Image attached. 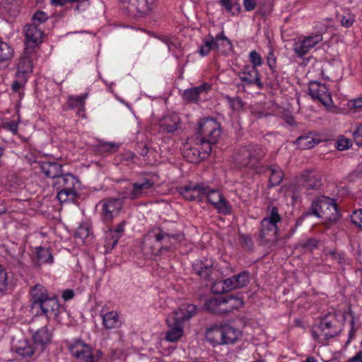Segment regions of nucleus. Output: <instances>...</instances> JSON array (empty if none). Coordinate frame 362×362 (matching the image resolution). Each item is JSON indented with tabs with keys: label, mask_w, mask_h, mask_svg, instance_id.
Here are the masks:
<instances>
[{
	"label": "nucleus",
	"mask_w": 362,
	"mask_h": 362,
	"mask_svg": "<svg viewBox=\"0 0 362 362\" xmlns=\"http://www.w3.org/2000/svg\"><path fill=\"white\" fill-rule=\"evenodd\" d=\"M318 240L315 238H311L301 243V247L309 250H313L317 247Z\"/></svg>",
	"instance_id": "13d9d810"
},
{
	"label": "nucleus",
	"mask_w": 362,
	"mask_h": 362,
	"mask_svg": "<svg viewBox=\"0 0 362 362\" xmlns=\"http://www.w3.org/2000/svg\"><path fill=\"white\" fill-rule=\"evenodd\" d=\"M87 98V94L81 95L71 96L69 99V106L71 108H78L79 110H84V101Z\"/></svg>",
	"instance_id": "a19ab883"
},
{
	"label": "nucleus",
	"mask_w": 362,
	"mask_h": 362,
	"mask_svg": "<svg viewBox=\"0 0 362 362\" xmlns=\"http://www.w3.org/2000/svg\"><path fill=\"white\" fill-rule=\"evenodd\" d=\"M119 146L115 143H102L99 145V148L101 151L113 153L116 151Z\"/></svg>",
	"instance_id": "5fc2aeb1"
},
{
	"label": "nucleus",
	"mask_w": 362,
	"mask_h": 362,
	"mask_svg": "<svg viewBox=\"0 0 362 362\" xmlns=\"http://www.w3.org/2000/svg\"><path fill=\"white\" fill-rule=\"evenodd\" d=\"M103 318V325L107 329L118 328L121 326L122 322L119 315L117 311L112 310L101 314Z\"/></svg>",
	"instance_id": "393cba45"
},
{
	"label": "nucleus",
	"mask_w": 362,
	"mask_h": 362,
	"mask_svg": "<svg viewBox=\"0 0 362 362\" xmlns=\"http://www.w3.org/2000/svg\"><path fill=\"white\" fill-rule=\"evenodd\" d=\"M322 40V36L317 34L313 36L306 37L304 40L294 44L293 50L298 57H303L310 49Z\"/></svg>",
	"instance_id": "f3484780"
},
{
	"label": "nucleus",
	"mask_w": 362,
	"mask_h": 362,
	"mask_svg": "<svg viewBox=\"0 0 362 362\" xmlns=\"http://www.w3.org/2000/svg\"><path fill=\"white\" fill-rule=\"evenodd\" d=\"M35 310L36 315L43 314L47 318H51L52 317H56L59 313L60 305L56 298L48 296L36 306Z\"/></svg>",
	"instance_id": "dca6fc26"
},
{
	"label": "nucleus",
	"mask_w": 362,
	"mask_h": 362,
	"mask_svg": "<svg viewBox=\"0 0 362 362\" xmlns=\"http://www.w3.org/2000/svg\"><path fill=\"white\" fill-rule=\"evenodd\" d=\"M354 21V17L351 14L347 13L346 16H342L341 24L345 28H349L353 25Z\"/></svg>",
	"instance_id": "e2e57ef3"
},
{
	"label": "nucleus",
	"mask_w": 362,
	"mask_h": 362,
	"mask_svg": "<svg viewBox=\"0 0 362 362\" xmlns=\"http://www.w3.org/2000/svg\"><path fill=\"white\" fill-rule=\"evenodd\" d=\"M339 322L335 313H328L320 319L318 325L313 326L311 334L314 339L325 344L327 340L341 332Z\"/></svg>",
	"instance_id": "20e7f679"
},
{
	"label": "nucleus",
	"mask_w": 362,
	"mask_h": 362,
	"mask_svg": "<svg viewBox=\"0 0 362 362\" xmlns=\"http://www.w3.org/2000/svg\"><path fill=\"white\" fill-rule=\"evenodd\" d=\"M225 283V287L227 290V291H230L233 289H238L236 283H235V279L234 276L226 279L223 280Z\"/></svg>",
	"instance_id": "680f3d73"
},
{
	"label": "nucleus",
	"mask_w": 362,
	"mask_h": 362,
	"mask_svg": "<svg viewBox=\"0 0 362 362\" xmlns=\"http://www.w3.org/2000/svg\"><path fill=\"white\" fill-rule=\"evenodd\" d=\"M210 88L211 86L209 83H204L199 86L186 90L184 92L183 97L188 102H197L199 95L207 92Z\"/></svg>",
	"instance_id": "bb28decb"
},
{
	"label": "nucleus",
	"mask_w": 362,
	"mask_h": 362,
	"mask_svg": "<svg viewBox=\"0 0 362 362\" xmlns=\"http://www.w3.org/2000/svg\"><path fill=\"white\" fill-rule=\"evenodd\" d=\"M232 1L233 0H219V4L227 13H229L232 11Z\"/></svg>",
	"instance_id": "774afa93"
},
{
	"label": "nucleus",
	"mask_w": 362,
	"mask_h": 362,
	"mask_svg": "<svg viewBox=\"0 0 362 362\" xmlns=\"http://www.w3.org/2000/svg\"><path fill=\"white\" fill-rule=\"evenodd\" d=\"M269 169L270 170L269 179V185L271 187L279 185L282 182L284 177L283 170L277 165H272Z\"/></svg>",
	"instance_id": "f704fd0d"
},
{
	"label": "nucleus",
	"mask_w": 362,
	"mask_h": 362,
	"mask_svg": "<svg viewBox=\"0 0 362 362\" xmlns=\"http://www.w3.org/2000/svg\"><path fill=\"white\" fill-rule=\"evenodd\" d=\"M69 349L74 356L83 362L98 361V358L93 355L89 345L81 340H76L70 344Z\"/></svg>",
	"instance_id": "f8f14e48"
},
{
	"label": "nucleus",
	"mask_w": 362,
	"mask_h": 362,
	"mask_svg": "<svg viewBox=\"0 0 362 362\" xmlns=\"http://www.w3.org/2000/svg\"><path fill=\"white\" fill-rule=\"evenodd\" d=\"M42 157L36 151H30L25 159L33 169L39 168L46 177L57 180L62 174V165L53 161L42 160Z\"/></svg>",
	"instance_id": "0eeeda50"
},
{
	"label": "nucleus",
	"mask_w": 362,
	"mask_h": 362,
	"mask_svg": "<svg viewBox=\"0 0 362 362\" xmlns=\"http://www.w3.org/2000/svg\"><path fill=\"white\" fill-rule=\"evenodd\" d=\"M124 202L122 199L105 198L98 204L101 206L100 218L104 223H110L117 217L123 206Z\"/></svg>",
	"instance_id": "9b49d317"
},
{
	"label": "nucleus",
	"mask_w": 362,
	"mask_h": 362,
	"mask_svg": "<svg viewBox=\"0 0 362 362\" xmlns=\"http://www.w3.org/2000/svg\"><path fill=\"white\" fill-rule=\"evenodd\" d=\"M182 240L181 233H171L162 227H156L145 235L144 245L151 250L152 255L163 256L173 252Z\"/></svg>",
	"instance_id": "f257e3e1"
},
{
	"label": "nucleus",
	"mask_w": 362,
	"mask_h": 362,
	"mask_svg": "<svg viewBox=\"0 0 362 362\" xmlns=\"http://www.w3.org/2000/svg\"><path fill=\"white\" fill-rule=\"evenodd\" d=\"M249 59L252 63L250 66H255L256 69L257 66H260L263 64L261 55L255 50H252L249 53Z\"/></svg>",
	"instance_id": "a18cd8bd"
},
{
	"label": "nucleus",
	"mask_w": 362,
	"mask_h": 362,
	"mask_svg": "<svg viewBox=\"0 0 362 362\" xmlns=\"http://www.w3.org/2000/svg\"><path fill=\"white\" fill-rule=\"evenodd\" d=\"M211 291L214 293H222L227 292L223 280L211 282Z\"/></svg>",
	"instance_id": "8fccbe9b"
},
{
	"label": "nucleus",
	"mask_w": 362,
	"mask_h": 362,
	"mask_svg": "<svg viewBox=\"0 0 362 362\" xmlns=\"http://www.w3.org/2000/svg\"><path fill=\"white\" fill-rule=\"evenodd\" d=\"M265 155L264 149L257 144H249L240 148L235 153L234 160L240 168H255Z\"/></svg>",
	"instance_id": "423d86ee"
},
{
	"label": "nucleus",
	"mask_w": 362,
	"mask_h": 362,
	"mask_svg": "<svg viewBox=\"0 0 362 362\" xmlns=\"http://www.w3.org/2000/svg\"><path fill=\"white\" fill-rule=\"evenodd\" d=\"M224 297V314L233 312L234 310L238 309L244 304L242 298L233 296H228Z\"/></svg>",
	"instance_id": "c756f323"
},
{
	"label": "nucleus",
	"mask_w": 362,
	"mask_h": 362,
	"mask_svg": "<svg viewBox=\"0 0 362 362\" xmlns=\"http://www.w3.org/2000/svg\"><path fill=\"white\" fill-rule=\"evenodd\" d=\"M232 11H230L229 13H230L233 16H237L238 15L241 11V6L238 3L237 0H233L232 1Z\"/></svg>",
	"instance_id": "69168bd1"
},
{
	"label": "nucleus",
	"mask_w": 362,
	"mask_h": 362,
	"mask_svg": "<svg viewBox=\"0 0 362 362\" xmlns=\"http://www.w3.org/2000/svg\"><path fill=\"white\" fill-rule=\"evenodd\" d=\"M199 136L217 143L221 135V124L214 118H204L199 121L197 131Z\"/></svg>",
	"instance_id": "9d476101"
},
{
	"label": "nucleus",
	"mask_w": 362,
	"mask_h": 362,
	"mask_svg": "<svg viewBox=\"0 0 362 362\" xmlns=\"http://www.w3.org/2000/svg\"><path fill=\"white\" fill-rule=\"evenodd\" d=\"M154 185V182L148 178L142 177L136 182L131 183L129 186L122 188L118 194L122 199L136 200L146 197L150 189Z\"/></svg>",
	"instance_id": "6e6552de"
},
{
	"label": "nucleus",
	"mask_w": 362,
	"mask_h": 362,
	"mask_svg": "<svg viewBox=\"0 0 362 362\" xmlns=\"http://www.w3.org/2000/svg\"><path fill=\"white\" fill-rule=\"evenodd\" d=\"M30 300H31V311L35 312V308L42 300L48 297V293L46 288L41 284H36L31 288L30 291Z\"/></svg>",
	"instance_id": "4be33fe9"
},
{
	"label": "nucleus",
	"mask_w": 362,
	"mask_h": 362,
	"mask_svg": "<svg viewBox=\"0 0 362 362\" xmlns=\"http://www.w3.org/2000/svg\"><path fill=\"white\" fill-rule=\"evenodd\" d=\"M309 95L314 100H317L323 105L328 106L332 103L331 94L325 83L311 81L308 87Z\"/></svg>",
	"instance_id": "ddd939ff"
},
{
	"label": "nucleus",
	"mask_w": 362,
	"mask_h": 362,
	"mask_svg": "<svg viewBox=\"0 0 362 362\" xmlns=\"http://www.w3.org/2000/svg\"><path fill=\"white\" fill-rule=\"evenodd\" d=\"M180 123V117L173 113L163 117L160 121V127L163 132L173 133L178 129Z\"/></svg>",
	"instance_id": "5701e85b"
},
{
	"label": "nucleus",
	"mask_w": 362,
	"mask_h": 362,
	"mask_svg": "<svg viewBox=\"0 0 362 362\" xmlns=\"http://www.w3.org/2000/svg\"><path fill=\"white\" fill-rule=\"evenodd\" d=\"M7 288V273L0 266V292H4Z\"/></svg>",
	"instance_id": "bf43d9fd"
},
{
	"label": "nucleus",
	"mask_w": 362,
	"mask_h": 362,
	"mask_svg": "<svg viewBox=\"0 0 362 362\" xmlns=\"http://www.w3.org/2000/svg\"><path fill=\"white\" fill-rule=\"evenodd\" d=\"M25 36L26 38V49L35 47L42 42L43 33L37 28V25H28Z\"/></svg>",
	"instance_id": "412c9836"
},
{
	"label": "nucleus",
	"mask_w": 362,
	"mask_h": 362,
	"mask_svg": "<svg viewBox=\"0 0 362 362\" xmlns=\"http://www.w3.org/2000/svg\"><path fill=\"white\" fill-rule=\"evenodd\" d=\"M202 155L200 149L197 147H189L185 151V156L190 163H197L203 160Z\"/></svg>",
	"instance_id": "4c0bfd02"
},
{
	"label": "nucleus",
	"mask_w": 362,
	"mask_h": 362,
	"mask_svg": "<svg viewBox=\"0 0 362 362\" xmlns=\"http://www.w3.org/2000/svg\"><path fill=\"white\" fill-rule=\"evenodd\" d=\"M35 255L37 260V264H52L53 262V256L49 249L42 247L35 248Z\"/></svg>",
	"instance_id": "473e14b6"
},
{
	"label": "nucleus",
	"mask_w": 362,
	"mask_h": 362,
	"mask_svg": "<svg viewBox=\"0 0 362 362\" xmlns=\"http://www.w3.org/2000/svg\"><path fill=\"white\" fill-rule=\"evenodd\" d=\"M352 223L362 228V209L356 210L351 216Z\"/></svg>",
	"instance_id": "603ef678"
},
{
	"label": "nucleus",
	"mask_w": 362,
	"mask_h": 362,
	"mask_svg": "<svg viewBox=\"0 0 362 362\" xmlns=\"http://www.w3.org/2000/svg\"><path fill=\"white\" fill-rule=\"evenodd\" d=\"M262 3V5H257L259 6L258 13L261 16H267L272 11V6L269 2L265 0H260Z\"/></svg>",
	"instance_id": "3c124183"
},
{
	"label": "nucleus",
	"mask_w": 362,
	"mask_h": 362,
	"mask_svg": "<svg viewBox=\"0 0 362 362\" xmlns=\"http://www.w3.org/2000/svg\"><path fill=\"white\" fill-rule=\"evenodd\" d=\"M216 44L217 45L216 51L223 53L227 52L232 49L230 40L225 35L224 32H221L215 37Z\"/></svg>",
	"instance_id": "72a5a7b5"
},
{
	"label": "nucleus",
	"mask_w": 362,
	"mask_h": 362,
	"mask_svg": "<svg viewBox=\"0 0 362 362\" xmlns=\"http://www.w3.org/2000/svg\"><path fill=\"white\" fill-rule=\"evenodd\" d=\"M154 0H129L130 5L134 6L139 15H146L151 9Z\"/></svg>",
	"instance_id": "2f4dec72"
},
{
	"label": "nucleus",
	"mask_w": 362,
	"mask_h": 362,
	"mask_svg": "<svg viewBox=\"0 0 362 362\" xmlns=\"http://www.w3.org/2000/svg\"><path fill=\"white\" fill-rule=\"evenodd\" d=\"M224 297L223 296H216L211 298L208 299L204 303L205 309L213 314L215 315H223L224 314V308L223 303Z\"/></svg>",
	"instance_id": "b1692460"
},
{
	"label": "nucleus",
	"mask_w": 362,
	"mask_h": 362,
	"mask_svg": "<svg viewBox=\"0 0 362 362\" xmlns=\"http://www.w3.org/2000/svg\"><path fill=\"white\" fill-rule=\"evenodd\" d=\"M240 79L246 85L256 84L259 88H262L263 83L260 79V74L255 66L245 65L238 74Z\"/></svg>",
	"instance_id": "a211bd4d"
},
{
	"label": "nucleus",
	"mask_w": 362,
	"mask_h": 362,
	"mask_svg": "<svg viewBox=\"0 0 362 362\" xmlns=\"http://www.w3.org/2000/svg\"><path fill=\"white\" fill-rule=\"evenodd\" d=\"M197 306L194 304L182 305L168 316L166 321L169 330L165 339L170 342L177 341L183 334L182 323L197 313Z\"/></svg>",
	"instance_id": "f03ea898"
},
{
	"label": "nucleus",
	"mask_w": 362,
	"mask_h": 362,
	"mask_svg": "<svg viewBox=\"0 0 362 362\" xmlns=\"http://www.w3.org/2000/svg\"><path fill=\"white\" fill-rule=\"evenodd\" d=\"M225 98L233 111H240L243 110L245 106V103L240 97L226 95Z\"/></svg>",
	"instance_id": "58836bf2"
},
{
	"label": "nucleus",
	"mask_w": 362,
	"mask_h": 362,
	"mask_svg": "<svg viewBox=\"0 0 362 362\" xmlns=\"http://www.w3.org/2000/svg\"><path fill=\"white\" fill-rule=\"evenodd\" d=\"M302 185L306 189L317 190L322 185V175L313 170H305L303 173Z\"/></svg>",
	"instance_id": "6ab92c4d"
},
{
	"label": "nucleus",
	"mask_w": 362,
	"mask_h": 362,
	"mask_svg": "<svg viewBox=\"0 0 362 362\" xmlns=\"http://www.w3.org/2000/svg\"><path fill=\"white\" fill-rule=\"evenodd\" d=\"M267 65L272 70V72L274 74L275 72V69L276 66V58L274 55L273 49H271L268 53L267 57Z\"/></svg>",
	"instance_id": "4d7b16f0"
},
{
	"label": "nucleus",
	"mask_w": 362,
	"mask_h": 362,
	"mask_svg": "<svg viewBox=\"0 0 362 362\" xmlns=\"http://www.w3.org/2000/svg\"><path fill=\"white\" fill-rule=\"evenodd\" d=\"M207 187L204 184L189 183L180 188V193L188 201L201 202L205 197Z\"/></svg>",
	"instance_id": "4468645a"
},
{
	"label": "nucleus",
	"mask_w": 362,
	"mask_h": 362,
	"mask_svg": "<svg viewBox=\"0 0 362 362\" xmlns=\"http://www.w3.org/2000/svg\"><path fill=\"white\" fill-rule=\"evenodd\" d=\"M19 122H20V115H18V119L16 121L12 120V121H9V122H7V121L4 122L1 124V127L6 130L11 131L13 134H15L17 132L18 126Z\"/></svg>",
	"instance_id": "49530a36"
},
{
	"label": "nucleus",
	"mask_w": 362,
	"mask_h": 362,
	"mask_svg": "<svg viewBox=\"0 0 362 362\" xmlns=\"http://www.w3.org/2000/svg\"><path fill=\"white\" fill-rule=\"evenodd\" d=\"M240 242L243 247L249 250H251L253 247V241L249 235H240Z\"/></svg>",
	"instance_id": "052dcab7"
},
{
	"label": "nucleus",
	"mask_w": 362,
	"mask_h": 362,
	"mask_svg": "<svg viewBox=\"0 0 362 362\" xmlns=\"http://www.w3.org/2000/svg\"><path fill=\"white\" fill-rule=\"evenodd\" d=\"M217 45L216 44L215 37L209 34L202 40V44L199 49V54L202 57L207 56L211 50H216Z\"/></svg>",
	"instance_id": "c85d7f7f"
},
{
	"label": "nucleus",
	"mask_w": 362,
	"mask_h": 362,
	"mask_svg": "<svg viewBox=\"0 0 362 362\" xmlns=\"http://www.w3.org/2000/svg\"><path fill=\"white\" fill-rule=\"evenodd\" d=\"M121 237V234L114 233L112 230H110L106 237V247L112 249Z\"/></svg>",
	"instance_id": "37998d69"
},
{
	"label": "nucleus",
	"mask_w": 362,
	"mask_h": 362,
	"mask_svg": "<svg viewBox=\"0 0 362 362\" xmlns=\"http://www.w3.org/2000/svg\"><path fill=\"white\" fill-rule=\"evenodd\" d=\"M296 144L301 149H310L317 144V141L311 136H300L297 138Z\"/></svg>",
	"instance_id": "e433bc0d"
},
{
	"label": "nucleus",
	"mask_w": 362,
	"mask_h": 362,
	"mask_svg": "<svg viewBox=\"0 0 362 362\" xmlns=\"http://www.w3.org/2000/svg\"><path fill=\"white\" fill-rule=\"evenodd\" d=\"M206 338L213 346L223 344L222 326L209 328L206 332Z\"/></svg>",
	"instance_id": "cd10ccee"
},
{
	"label": "nucleus",
	"mask_w": 362,
	"mask_h": 362,
	"mask_svg": "<svg viewBox=\"0 0 362 362\" xmlns=\"http://www.w3.org/2000/svg\"><path fill=\"white\" fill-rule=\"evenodd\" d=\"M193 271L202 279L206 280L212 279L211 276L214 271L211 259H197L192 264Z\"/></svg>",
	"instance_id": "aec40b11"
},
{
	"label": "nucleus",
	"mask_w": 362,
	"mask_h": 362,
	"mask_svg": "<svg viewBox=\"0 0 362 362\" xmlns=\"http://www.w3.org/2000/svg\"><path fill=\"white\" fill-rule=\"evenodd\" d=\"M223 344H233L241 336V332L228 325L222 326Z\"/></svg>",
	"instance_id": "a878e982"
},
{
	"label": "nucleus",
	"mask_w": 362,
	"mask_h": 362,
	"mask_svg": "<svg viewBox=\"0 0 362 362\" xmlns=\"http://www.w3.org/2000/svg\"><path fill=\"white\" fill-rule=\"evenodd\" d=\"M161 40L163 42H165L168 45L169 50L171 49V47H176V45L175 43V37H170L169 36L164 35L161 38Z\"/></svg>",
	"instance_id": "338daca9"
},
{
	"label": "nucleus",
	"mask_w": 362,
	"mask_h": 362,
	"mask_svg": "<svg viewBox=\"0 0 362 362\" xmlns=\"http://www.w3.org/2000/svg\"><path fill=\"white\" fill-rule=\"evenodd\" d=\"M238 288L246 286L250 283V273L244 271L234 276Z\"/></svg>",
	"instance_id": "79ce46f5"
},
{
	"label": "nucleus",
	"mask_w": 362,
	"mask_h": 362,
	"mask_svg": "<svg viewBox=\"0 0 362 362\" xmlns=\"http://www.w3.org/2000/svg\"><path fill=\"white\" fill-rule=\"evenodd\" d=\"M262 3L260 0H243V4L246 11H252L257 5H262Z\"/></svg>",
	"instance_id": "6e6d98bb"
},
{
	"label": "nucleus",
	"mask_w": 362,
	"mask_h": 362,
	"mask_svg": "<svg viewBox=\"0 0 362 362\" xmlns=\"http://www.w3.org/2000/svg\"><path fill=\"white\" fill-rule=\"evenodd\" d=\"M352 136L356 145L362 146V124L356 127L353 132Z\"/></svg>",
	"instance_id": "864d4df0"
},
{
	"label": "nucleus",
	"mask_w": 362,
	"mask_h": 362,
	"mask_svg": "<svg viewBox=\"0 0 362 362\" xmlns=\"http://www.w3.org/2000/svg\"><path fill=\"white\" fill-rule=\"evenodd\" d=\"M315 216L324 218L329 222H335L339 217V211L335 199L326 196H320L314 199L311 206L303 212V216Z\"/></svg>",
	"instance_id": "7ed1b4c3"
},
{
	"label": "nucleus",
	"mask_w": 362,
	"mask_h": 362,
	"mask_svg": "<svg viewBox=\"0 0 362 362\" xmlns=\"http://www.w3.org/2000/svg\"><path fill=\"white\" fill-rule=\"evenodd\" d=\"M53 185L57 190V197L61 202L74 200L78 196L81 185L78 179L71 173L62 174Z\"/></svg>",
	"instance_id": "39448f33"
},
{
	"label": "nucleus",
	"mask_w": 362,
	"mask_h": 362,
	"mask_svg": "<svg viewBox=\"0 0 362 362\" xmlns=\"http://www.w3.org/2000/svg\"><path fill=\"white\" fill-rule=\"evenodd\" d=\"M76 235L81 239H86L89 235V230L87 227L81 226L77 229Z\"/></svg>",
	"instance_id": "0e129e2a"
},
{
	"label": "nucleus",
	"mask_w": 362,
	"mask_h": 362,
	"mask_svg": "<svg viewBox=\"0 0 362 362\" xmlns=\"http://www.w3.org/2000/svg\"><path fill=\"white\" fill-rule=\"evenodd\" d=\"M216 144V142H210L209 139H204V138L199 136L196 139V144L200 146L199 148L202 154V158H206L209 155L211 152L212 146Z\"/></svg>",
	"instance_id": "c9c22d12"
},
{
	"label": "nucleus",
	"mask_w": 362,
	"mask_h": 362,
	"mask_svg": "<svg viewBox=\"0 0 362 362\" xmlns=\"http://www.w3.org/2000/svg\"><path fill=\"white\" fill-rule=\"evenodd\" d=\"M205 197H206L209 202H210L219 213L223 214H229L230 211V206L228 202L225 199L223 194L217 189H210L206 186Z\"/></svg>",
	"instance_id": "2eb2a0df"
},
{
	"label": "nucleus",
	"mask_w": 362,
	"mask_h": 362,
	"mask_svg": "<svg viewBox=\"0 0 362 362\" xmlns=\"http://www.w3.org/2000/svg\"><path fill=\"white\" fill-rule=\"evenodd\" d=\"M280 221L278 209L272 206L269 215L261 221L259 238L262 243L276 240L278 231L276 223Z\"/></svg>",
	"instance_id": "1a4fd4ad"
},
{
	"label": "nucleus",
	"mask_w": 362,
	"mask_h": 362,
	"mask_svg": "<svg viewBox=\"0 0 362 362\" xmlns=\"http://www.w3.org/2000/svg\"><path fill=\"white\" fill-rule=\"evenodd\" d=\"M13 54V49L7 43L0 42V62L10 60Z\"/></svg>",
	"instance_id": "ea45409f"
},
{
	"label": "nucleus",
	"mask_w": 362,
	"mask_h": 362,
	"mask_svg": "<svg viewBox=\"0 0 362 362\" xmlns=\"http://www.w3.org/2000/svg\"><path fill=\"white\" fill-rule=\"evenodd\" d=\"M336 147L338 150L344 151L351 146L352 141L350 139L345 138L344 136H341L336 142Z\"/></svg>",
	"instance_id": "de8ad7c7"
},
{
	"label": "nucleus",
	"mask_w": 362,
	"mask_h": 362,
	"mask_svg": "<svg viewBox=\"0 0 362 362\" xmlns=\"http://www.w3.org/2000/svg\"><path fill=\"white\" fill-rule=\"evenodd\" d=\"M347 106L353 112H362V98H357L348 102Z\"/></svg>",
	"instance_id": "c03bdc74"
},
{
	"label": "nucleus",
	"mask_w": 362,
	"mask_h": 362,
	"mask_svg": "<svg viewBox=\"0 0 362 362\" xmlns=\"http://www.w3.org/2000/svg\"><path fill=\"white\" fill-rule=\"evenodd\" d=\"M50 333L48 332L46 326L35 331L33 335L35 345L41 346L42 349H43V346L50 341Z\"/></svg>",
	"instance_id": "7c9ffc66"
},
{
	"label": "nucleus",
	"mask_w": 362,
	"mask_h": 362,
	"mask_svg": "<svg viewBox=\"0 0 362 362\" xmlns=\"http://www.w3.org/2000/svg\"><path fill=\"white\" fill-rule=\"evenodd\" d=\"M48 19L47 14L42 11H38L35 12V13L33 16L32 20L33 21V25H36L37 23H45Z\"/></svg>",
	"instance_id": "09e8293b"
}]
</instances>
